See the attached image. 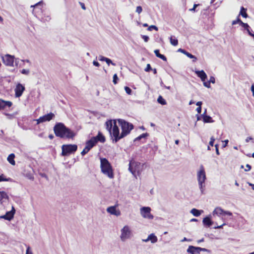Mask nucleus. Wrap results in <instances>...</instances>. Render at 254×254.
Masks as SVG:
<instances>
[{"label":"nucleus","mask_w":254,"mask_h":254,"mask_svg":"<svg viewBox=\"0 0 254 254\" xmlns=\"http://www.w3.org/2000/svg\"><path fill=\"white\" fill-rule=\"evenodd\" d=\"M117 121L121 127V133L117 125L116 120H109L105 123L106 129L109 132L113 143H117L121 139L126 136L133 128V125L131 123L121 119H118Z\"/></svg>","instance_id":"nucleus-1"},{"label":"nucleus","mask_w":254,"mask_h":254,"mask_svg":"<svg viewBox=\"0 0 254 254\" xmlns=\"http://www.w3.org/2000/svg\"><path fill=\"white\" fill-rule=\"evenodd\" d=\"M54 133L56 136L62 138H73L75 133L67 127L63 123H57L54 127Z\"/></svg>","instance_id":"nucleus-2"},{"label":"nucleus","mask_w":254,"mask_h":254,"mask_svg":"<svg viewBox=\"0 0 254 254\" xmlns=\"http://www.w3.org/2000/svg\"><path fill=\"white\" fill-rule=\"evenodd\" d=\"M101 172L110 179L114 178L112 166L109 161L105 158L100 159Z\"/></svg>","instance_id":"nucleus-3"},{"label":"nucleus","mask_w":254,"mask_h":254,"mask_svg":"<svg viewBox=\"0 0 254 254\" xmlns=\"http://www.w3.org/2000/svg\"><path fill=\"white\" fill-rule=\"evenodd\" d=\"M196 176L199 190L201 193H203L205 188L206 176L204 168L202 165H200L199 170L197 172Z\"/></svg>","instance_id":"nucleus-4"},{"label":"nucleus","mask_w":254,"mask_h":254,"mask_svg":"<svg viewBox=\"0 0 254 254\" xmlns=\"http://www.w3.org/2000/svg\"><path fill=\"white\" fill-rule=\"evenodd\" d=\"M143 166V165L140 162L132 159L129 161L128 170L135 178H137V176H139L142 171Z\"/></svg>","instance_id":"nucleus-5"},{"label":"nucleus","mask_w":254,"mask_h":254,"mask_svg":"<svg viewBox=\"0 0 254 254\" xmlns=\"http://www.w3.org/2000/svg\"><path fill=\"white\" fill-rule=\"evenodd\" d=\"M77 149V146L75 144H64L62 146V155L67 156L74 153Z\"/></svg>","instance_id":"nucleus-6"},{"label":"nucleus","mask_w":254,"mask_h":254,"mask_svg":"<svg viewBox=\"0 0 254 254\" xmlns=\"http://www.w3.org/2000/svg\"><path fill=\"white\" fill-rule=\"evenodd\" d=\"M121 233L120 238L123 242L127 239H130L132 234L131 231L129 227L127 225L125 226L121 230Z\"/></svg>","instance_id":"nucleus-7"},{"label":"nucleus","mask_w":254,"mask_h":254,"mask_svg":"<svg viewBox=\"0 0 254 254\" xmlns=\"http://www.w3.org/2000/svg\"><path fill=\"white\" fill-rule=\"evenodd\" d=\"M151 208L149 207H142L140 208V214L141 216L148 219H153V216L150 213Z\"/></svg>","instance_id":"nucleus-8"},{"label":"nucleus","mask_w":254,"mask_h":254,"mask_svg":"<svg viewBox=\"0 0 254 254\" xmlns=\"http://www.w3.org/2000/svg\"><path fill=\"white\" fill-rule=\"evenodd\" d=\"M55 117V115L53 113H50L47 115L40 117L39 119L34 121L37 122V125L44 123L47 121H50Z\"/></svg>","instance_id":"nucleus-9"},{"label":"nucleus","mask_w":254,"mask_h":254,"mask_svg":"<svg viewBox=\"0 0 254 254\" xmlns=\"http://www.w3.org/2000/svg\"><path fill=\"white\" fill-rule=\"evenodd\" d=\"M94 138L93 139H90V140H88L86 142V146L83 149V150L81 152V154L82 156H84L86 153H87L89 150L94 146L95 145V141Z\"/></svg>","instance_id":"nucleus-10"},{"label":"nucleus","mask_w":254,"mask_h":254,"mask_svg":"<svg viewBox=\"0 0 254 254\" xmlns=\"http://www.w3.org/2000/svg\"><path fill=\"white\" fill-rule=\"evenodd\" d=\"M25 90V88L23 85L20 83H17L14 89L15 97L16 98L21 97Z\"/></svg>","instance_id":"nucleus-11"},{"label":"nucleus","mask_w":254,"mask_h":254,"mask_svg":"<svg viewBox=\"0 0 254 254\" xmlns=\"http://www.w3.org/2000/svg\"><path fill=\"white\" fill-rule=\"evenodd\" d=\"M3 63L7 66H13L14 62V57L10 55H6L2 57Z\"/></svg>","instance_id":"nucleus-12"},{"label":"nucleus","mask_w":254,"mask_h":254,"mask_svg":"<svg viewBox=\"0 0 254 254\" xmlns=\"http://www.w3.org/2000/svg\"><path fill=\"white\" fill-rule=\"evenodd\" d=\"M31 7H33V14L35 16H37L38 15H41L42 14L43 6L42 2H39L34 5L31 6Z\"/></svg>","instance_id":"nucleus-13"},{"label":"nucleus","mask_w":254,"mask_h":254,"mask_svg":"<svg viewBox=\"0 0 254 254\" xmlns=\"http://www.w3.org/2000/svg\"><path fill=\"white\" fill-rule=\"evenodd\" d=\"M15 213V209L13 206H12L10 211L6 212L5 215L0 216V219L10 221L13 218Z\"/></svg>","instance_id":"nucleus-14"},{"label":"nucleus","mask_w":254,"mask_h":254,"mask_svg":"<svg viewBox=\"0 0 254 254\" xmlns=\"http://www.w3.org/2000/svg\"><path fill=\"white\" fill-rule=\"evenodd\" d=\"M93 138H94V140L95 141V144H96L98 141L104 143L106 140L105 136L100 131L98 132L97 136L92 137L91 139Z\"/></svg>","instance_id":"nucleus-15"},{"label":"nucleus","mask_w":254,"mask_h":254,"mask_svg":"<svg viewBox=\"0 0 254 254\" xmlns=\"http://www.w3.org/2000/svg\"><path fill=\"white\" fill-rule=\"evenodd\" d=\"M107 211L108 213L116 215L117 216H120L121 215V212L119 210L116 209V207L115 206L109 207L107 209Z\"/></svg>","instance_id":"nucleus-16"},{"label":"nucleus","mask_w":254,"mask_h":254,"mask_svg":"<svg viewBox=\"0 0 254 254\" xmlns=\"http://www.w3.org/2000/svg\"><path fill=\"white\" fill-rule=\"evenodd\" d=\"M204 9V7L201 4H194L193 7L189 9V10L193 12H198L202 11Z\"/></svg>","instance_id":"nucleus-17"},{"label":"nucleus","mask_w":254,"mask_h":254,"mask_svg":"<svg viewBox=\"0 0 254 254\" xmlns=\"http://www.w3.org/2000/svg\"><path fill=\"white\" fill-rule=\"evenodd\" d=\"M224 211H225V210L222 209L221 208L217 207L214 210V211L213 212V215L216 214L219 217L222 216V219L223 220H225L226 218H224Z\"/></svg>","instance_id":"nucleus-18"},{"label":"nucleus","mask_w":254,"mask_h":254,"mask_svg":"<svg viewBox=\"0 0 254 254\" xmlns=\"http://www.w3.org/2000/svg\"><path fill=\"white\" fill-rule=\"evenodd\" d=\"M198 249V247L190 246L188 248L187 251L188 253H190V254H199L200 253Z\"/></svg>","instance_id":"nucleus-19"},{"label":"nucleus","mask_w":254,"mask_h":254,"mask_svg":"<svg viewBox=\"0 0 254 254\" xmlns=\"http://www.w3.org/2000/svg\"><path fill=\"white\" fill-rule=\"evenodd\" d=\"M195 72L198 77L201 79L202 81H204L207 79V75L204 70H196Z\"/></svg>","instance_id":"nucleus-20"},{"label":"nucleus","mask_w":254,"mask_h":254,"mask_svg":"<svg viewBox=\"0 0 254 254\" xmlns=\"http://www.w3.org/2000/svg\"><path fill=\"white\" fill-rule=\"evenodd\" d=\"M12 103L10 101H5L0 99V110L3 109L6 107H10Z\"/></svg>","instance_id":"nucleus-21"},{"label":"nucleus","mask_w":254,"mask_h":254,"mask_svg":"<svg viewBox=\"0 0 254 254\" xmlns=\"http://www.w3.org/2000/svg\"><path fill=\"white\" fill-rule=\"evenodd\" d=\"M8 199V196L4 191H0V203L2 204Z\"/></svg>","instance_id":"nucleus-22"},{"label":"nucleus","mask_w":254,"mask_h":254,"mask_svg":"<svg viewBox=\"0 0 254 254\" xmlns=\"http://www.w3.org/2000/svg\"><path fill=\"white\" fill-rule=\"evenodd\" d=\"M202 222L203 225L207 227H210L213 224V222L211 220L210 216H207L204 218Z\"/></svg>","instance_id":"nucleus-23"},{"label":"nucleus","mask_w":254,"mask_h":254,"mask_svg":"<svg viewBox=\"0 0 254 254\" xmlns=\"http://www.w3.org/2000/svg\"><path fill=\"white\" fill-rule=\"evenodd\" d=\"M203 212V210H198L195 208H193L190 210V213L194 216H199L201 213Z\"/></svg>","instance_id":"nucleus-24"},{"label":"nucleus","mask_w":254,"mask_h":254,"mask_svg":"<svg viewBox=\"0 0 254 254\" xmlns=\"http://www.w3.org/2000/svg\"><path fill=\"white\" fill-rule=\"evenodd\" d=\"M203 121L205 123H213L214 121L212 120V118L208 115H204L202 118Z\"/></svg>","instance_id":"nucleus-25"},{"label":"nucleus","mask_w":254,"mask_h":254,"mask_svg":"<svg viewBox=\"0 0 254 254\" xmlns=\"http://www.w3.org/2000/svg\"><path fill=\"white\" fill-rule=\"evenodd\" d=\"M148 240H149L152 243H155L157 242L158 240L157 237L153 233L148 236Z\"/></svg>","instance_id":"nucleus-26"},{"label":"nucleus","mask_w":254,"mask_h":254,"mask_svg":"<svg viewBox=\"0 0 254 254\" xmlns=\"http://www.w3.org/2000/svg\"><path fill=\"white\" fill-rule=\"evenodd\" d=\"M15 157V155L14 154H10L7 157V161L12 165H14L15 164L14 158Z\"/></svg>","instance_id":"nucleus-27"},{"label":"nucleus","mask_w":254,"mask_h":254,"mask_svg":"<svg viewBox=\"0 0 254 254\" xmlns=\"http://www.w3.org/2000/svg\"><path fill=\"white\" fill-rule=\"evenodd\" d=\"M170 41L171 44L174 46H177L178 44V40L174 36H173L170 37Z\"/></svg>","instance_id":"nucleus-28"},{"label":"nucleus","mask_w":254,"mask_h":254,"mask_svg":"<svg viewBox=\"0 0 254 254\" xmlns=\"http://www.w3.org/2000/svg\"><path fill=\"white\" fill-rule=\"evenodd\" d=\"M248 16L247 13V9L245 8L244 7H241V10L240 11L239 14L238 16Z\"/></svg>","instance_id":"nucleus-29"},{"label":"nucleus","mask_w":254,"mask_h":254,"mask_svg":"<svg viewBox=\"0 0 254 254\" xmlns=\"http://www.w3.org/2000/svg\"><path fill=\"white\" fill-rule=\"evenodd\" d=\"M157 101L159 103L162 105H165L167 104L165 100L161 96H159L157 99Z\"/></svg>","instance_id":"nucleus-30"},{"label":"nucleus","mask_w":254,"mask_h":254,"mask_svg":"<svg viewBox=\"0 0 254 254\" xmlns=\"http://www.w3.org/2000/svg\"><path fill=\"white\" fill-rule=\"evenodd\" d=\"M148 135V134L147 133H142L141 135H140L139 136H138V137H137L136 138H135L134 140V141H136L137 140H139L143 138H145Z\"/></svg>","instance_id":"nucleus-31"},{"label":"nucleus","mask_w":254,"mask_h":254,"mask_svg":"<svg viewBox=\"0 0 254 254\" xmlns=\"http://www.w3.org/2000/svg\"><path fill=\"white\" fill-rule=\"evenodd\" d=\"M185 55H186L188 57H189L190 59H192L193 62H195L197 59L194 56L192 55V54L188 52L187 51L185 53Z\"/></svg>","instance_id":"nucleus-32"},{"label":"nucleus","mask_w":254,"mask_h":254,"mask_svg":"<svg viewBox=\"0 0 254 254\" xmlns=\"http://www.w3.org/2000/svg\"><path fill=\"white\" fill-rule=\"evenodd\" d=\"M24 62V61L20 60L19 59H15L14 58V62L15 65L17 66L19 64L21 65V64L20 63H23Z\"/></svg>","instance_id":"nucleus-33"},{"label":"nucleus","mask_w":254,"mask_h":254,"mask_svg":"<svg viewBox=\"0 0 254 254\" xmlns=\"http://www.w3.org/2000/svg\"><path fill=\"white\" fill-rule=\"evenodd\" d=\"M241 26L246 30H248V29L250 27L247 23H245L243 22H241Z\"/></svg>","instance_id":"nucleus-34"},{"label":"nucleus","mask_w":254,"mask_h":254,"mask_svg":"<svg viewBox=\"0 0 254 254\" xmlns=\"http://www.w3.org/2000/svg\"><path fill=\"white\" fill-rule=\"evenodd\" d=\"M107 64L109 65L110 64H112L113 65L115 66L116 64L112 62V60L108 58H106V60L105 61Z\"/></svg>","instance_id":"nucleus-35"},{"label":"nucleus","mask_w":254,"mask_h":254,"mask_svg":"<svg viewBox=\"0 0 254 254\" xmlns=\"http://www.w3.org/2000/svg\"><path fill=\"white\" fill-rule=\"evenodd\" d=\"M125 90L126 92V93L128 94V95H130L131 94V93H132V90L129 88L128 87V86H125Z\"/></svg>","instance_id":"nucleus-36"},{"label":"nucleus","mask_w":254,"mask_h":254,"mask_svg":"<svg viewBox=\"0 0 254 254\" xmlns=\"http://www.w3.org/2000/svg\"><path fill=\"white\" fill-rule=\"evenodd\" d=\"M118 76H117V74H115L114 75H113V83L115 84H116L117 83H118Z\"/></svg>","instance_id":"nucleus-37"},{"label":"nucleus","mask_w":254,"mask_h":254,"mask_svg":"<svg viewBox=\"0 0 254 254\" xmlns=\"http://www.w3.org/2000/svg\"><path fill=\"white\" fill-rule=\"evenodd\" d=\"M29 72H30L29 70V69H23L21 71V73L22 74H25V75L29 74Z\"/></svg>","instance_id":"nucleus-38"},{"label":"nucleus","mask_w":254,"mask_h":254,"mask_svg":"<svg viewBox=\"0 0 254 254\" xmlns=\"http://www.w3.org/2000/svg\"><path fill=\"white\" fill-rule=\"evenodd\" d=\"M152 29H155L157 31L158 30V28L155 25H151L147 29L148 31H152Z\"/></svg>","instance_id":"nucleus-39"},{"label":"nucleus","mask_w":254,"mask_h":254,"mask_svg":"<svg viewBox=\"0 0 254 254\" xmlns=\"http://www.w3.org/2000/svg\"><path fill=\"white\" fill-rule=\"evenodd\" d=\"M203 85L205 87H206L207 88H210V87H211L210 86V83L209 82V81H207V82H206L205 81H203Z\"/></svg>","instance_id":"nucleus-40"},{"label":"nucleus","mask_w":254,"mask_h":254,"mask_svg":"<svg viewBox=\"0 0 254 254\" xmlns=\"http://www.w3.org/2000/svg\"><path fill=\"white\" fill-rule=\"evenodd\" d=\"M141 37L145 42H147L149 39V38L148 36L141 35Z\"/></svg>","instance_id":"nucleus-41"},{"label":"nucleus","mask_w":254,"mask_h":254,"mask_svg":"<svg viewBox=\"0 0 254 254\" xmlns=\"http://www.w3.org/2000/svg\"><path fill=\"white\" fill-rule=\"evenodd\" d=\"M145 71L146 72H149L151 70H152V68L151 67V65L150 64H147V65H146V68H145Z\"/></svg>","instance_id":"nucleus-42"},{"label":"nucleus","mask_w":254,"mask_h":254,"mask_svg":"<svg viewBox=\"0 0 254 254\" xmlns=\"http://www.w3.org/2000/svg\"><path fill=\"white\" fill-rule=\"evenodd\" d=\"M241 22H242L240 19H239V18H238L236 20H234L233 22H232V24L233 25H235V24H239L240 25H241Z\"/></svg>","instance_id":"nucleus-43"},{"label":"nucleus","mask_w":254,"mask_h":254,"mask_svg":"<svg viewBox=\"0 0 254 254\" xmlns=\"http://www.w3.org/2000/svg\"><path fill=\"white\" fill-rule=\"evenodd\" d=\"M226 216H232V213L230 211H225L224 213V218H225Z\"/></svg>","instance_id":"nucleus-44"},{"label":"nucleus","mask_w":254,"mask_h":254,"mask_svg":"<svg viewBox=\"0 0 254 254\" xmlns=\"http://www.w3.org/2000/svg\"><path fill=\"white\" fill-rule=\"evenodd\" d=\"M247 31L248 32V33L249 34V35H250L251 36L253 37L254 38V34H253L252 31V29L251 28V27H250L248 30H247Z\"/></svg>","instance_id":"nucleus-45"},{"label":"nucleus","mask_w":254,"mask_h":254,"mask_svg":"<svg viewBox=\"0 0 254 254\" xmlns=\"http://www.w3.org/2000/svg\"><path fill=\"white\" fill-rule=\"evenodd\" d=\"M142 10V7L141 6H138L136 7V11L138 13H140Z\"/></svg>","instance_id":"nucleus-46"},{"label":"nucleus","mask_w":254,"mask_h":254,"mask_svg":"<svg viewBox=\"0 0 254 254\" xmlns=\"http://www.w3.org/2000/svg\"><path fill=\"white\" fill-rule=\"evenodd\" d=\"M209 81L210 83H215V78L214 76H210Z\"/></svg>","instance_id":"nucleus-47"},{"label":"nucleus","mask_w":254,"mask_h":254,"mask_svg":"<svg viewBox=\"0 0 254 254\" xmlns=\"http://www.w3.org/2000/svg\"><path fill=\"white\" fill-rule=\"evenodd\" d=\"M225 225H226V223H223V224H222V225H215V226L213 227V228H214V229H220V228H222V227H223V226Z\"/></svg>","instance_id":"nucleus-48"},{"label":"nucleus","mask_w":254,"mask_h":254,"mask_svg":"<svg viewBox=\"0 0 254 254\" xmlns=\"http://www.w3.org/2000/svg\"><path fill=\"white\" fill-rule=\"evenodd\" d=\"M158 58L162 59L163 61H167V58H166V57L163 55H162V54H160L159 57H158Z\"/></svg>","instance_id":"nucleus-49"},{"label":"nucleus","mask_w":254,"mask_h":254,"mask_svg":"<svg viewBox=\"0 0 254 254\" xmlns=\"http://www.w3.org/2000/svg\"><path fill=\"white\" fill-rule=\"evenodd\" d=\"M215 141V138L212 136L210 138V140L209 141V145L213 146L214 144V142Z\"/></svg>","instance_id":"nucleus-50"},{"label":"nucleus","mask_w":254,"mask_h":254,"mask_svg":"<svg viewBox=\"0 0 254 254\" xmlns=\"http://www.w3.org/2000/svg\"><path fill=\"white\" fill-rule=\"evenodd\" d=\"M245 140L246 142H249L250 140L252 141L253 143L254 142V139L251 136L247 137Z\"/></svg>","instance_id":"nucleus-51"},{"label":"nucleus","mask_w":254,"mask_h":254,"mask_svg":"<svg viewBox=\"0 0 254 254\" xmlns=\"http://www.w3.org/2000/svg\"><path fill=\"white\" fill-rule=\"evenodd\" d=\"M106 58H107L106 57H105L102 56H99L98 57V59L100 61H105L106 60Z\"/></svg>","instance_id":"nucleus-52"},{"label":"nucleus","mask_w":254,"mask_h":254,"mask_svg":"<svg viewBox=\"0 0 254 254\" xmlns=\"http://www.w3.org/2000/svg\"><path fill=\"white\" fill-rule=\"evenodd\" d=\"M251 169V166L249 164H247L246 166V169H245V171L247 172L250 171Z\"/></svg>","instance_id":"nucleus-53"},{"label":"nucleus","mask_w":254,"mask_h":254,"mask_svg":"<svg viewBox=\"0 0 254 254\" xmlns=\"http://www.w3.org/2000/svg\"><path fill=\"white\" fill-rule=\"evenodd\" d=\"M199 248V253H200V252H208L209 250L205 249V248H200V247H198Z\"/></svg>","instance_id":"nucleus-54"},{"label":"nucleus","mask_w":254,"mask_h":254,"mask_svg":"<svg viewBox=\"0 0 254 254\" xmlns=\"http://www.w3.org/2000/svg\"><path fill=\"white\" fill-rule=\"evenodd\" d=\"M9 179L3 178L2 175L0 176V182L1 181H8Z\"/></svg>","instance_id":"nucleus-55"},{"label":"nucleus","mask_w":254,"mask_h":254,"mask_svg":"<svg viewBox=\"0 0 254 254\" xmlns=\"http://www.w3.org/2000/svg\"><path fill=\"white\" fill-rule=\"evenodd\" d=\"M154 53L157 57H159V56L160 55L159 53V50L157 49L154 50Z\"/></svg>","instance_id":"nucleus-56"},{"label":"nucleus","mask_w":254,"mask_h":254,"mask_svg":"<svg viewBox=\"0 0 254 254\" xmlns=\"http://www.w3.org/2000/svg\"><path fill=\"white\" fill-rule=\"evenodd\" d=\"M93 64L94 65H95L96 66H97V67L100 66L99 63L98 62L96 61H94L93 62Z\"/></svg>","instance_id":"nucleus-57"},{"label":"nucleus","mask_w":254,"mask_h":254,"mask_svg":"<svg viewBox=\"0 0 254 254\" xmlns=\"http://www.w3.org/2000/svg\"><path fill=\"white\" fill-rule=\"evenodd\" d=\"M178 52H181L185 55V53H186L187 51L184 49L180 48L178 50Z\"/></svg>","instance_id":"nucleus-58"},{"label":"nucleus","mask_w":254,"mask_h":254,"mask_svg":"<svg viewBox=\"0 0 254 254\" xmlns=\"http://www.w3.org/2000/svg\"><path fill=\"white\" fill-rule=\"evenodd\" d=\"M215 149H216V153L217 155H219V152L218 150V145L215 144Z\"/></svg>","instance_id":"nucleus-59"},{"label":"nucleus","mask_w":254,"mask_h":254,"mask_svg":"<svg viewBox=\"0 0 254 254\" xmlns=\"http://www.w3.org/2000/svg\"><path fill=\"white\" fill-rule=\"evenodd\" d=\"M196 111H197L198 114H200L201 112V107H198L196 108Z\"/></svg>","instance_id":"nucleus-60"},{"label":"nucleus","mask_w":254,"mask_h":254,"mask_svg":"<svg viewBox=\"0 0 254 254\" xmlns=\"http://www.w3.org/2000/svg\"><path fill=\"white\" fill-rule=\"evenodd\" d=\"M79 4L81 5V6L83 9L85 10L86 9L84 3H83V2H79Z\"/></svg>","instance_id":"nucleus-61"},{"label":"nucleus","mask_w":254,"mask_h":254,"mask_svg":"<svg viewBox=\"0 0 254 254\" xmlns=\"http://www.w3.org/2000/svg\"><path fill=\"white\" fill-rule=\"evenodd\" d=\"M251 91L253 93V95L254 96V84H252L251 86Z\"/></svg>","instance_id":"nucleus-62"},{"label":"nucleus","mask_w":254,"mask_h":254,"mask_svg":"<svg viewBox=\"0 0 254 254\" xmlns=\"http://www.w3.org/2000/svg\"><path fill=\"white\" fill-rule=\"evenodd\" d=\"M202 102L201 101H198L196 103V105L198 107H201V105H202Z\"/></svg>","instance_id":"nucleus-63"},{"label":"nucleus","mask_w":254,"mask_h":254,"mask_svg":"<svg viewBox=\"0 0 254 254\" xmlns=\"http://www.w3.org/2000/svg\"><path fill=\"white\" fill-rule=\"evenodd\" d=\"M30 249V248L28 247L27 249V250H26V254H32V253H29V250Z\"/></svg>","instance_id":"nucleus-64"}]
</instances>
